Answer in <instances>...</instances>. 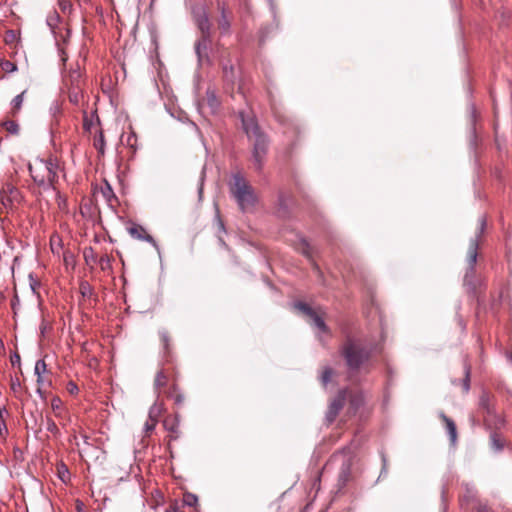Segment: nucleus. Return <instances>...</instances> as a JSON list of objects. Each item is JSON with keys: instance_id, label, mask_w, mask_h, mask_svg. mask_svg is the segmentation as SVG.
Returning <instances> with one entry per match:
<instances>
[{"instance_id": "4468645a", "label": "nucleus", "mask_w": 512, "mask_h": 512, "mask_svg": "<svg viewBox=\"0 0 512 512\" xmlns=\"http://www.w3.org/2000/svg\"><path fill=\"white\" fill-rule=\"evenodd\" d=\"M60 22V16L56 11L51 12L46 19V23L49 26V28L52 30L53 33H55V29L58 26V23Z\"/></svg>"}, {"instance_id": "680f3d73", "label": "nucleus", "mask_w": 512, "mask_h": 512, "mask_svg": "<svg viewBox=\"0 0 512 512\" xmlns=\"http://www.w3.org/2000/svg\"><path fill=\"white\" fill-rule=\"evenodd\" d=\"M37 393L40 394V395L42 394V391H41L40 387L37 389Z\"/></svg>"}, {"instance_id": "c85d7f7f", "label": "nucleus", "mask_w": 512, "mask_h": 512, "mask_svg": "<svg viewBox=\"0 0 512 512\" xmlns=\"http://www.w3.org/2000/svg\"><path fill=\"white\" fill-rule=\"evenodd\" d=\"M93 116H88V114L85 112L83 116V128L85 131H91L92 127L94 126Z\"/></svg>"}, {"instance_id": "ea45409f", "label": "nucleus", "mask_w": 512, "mask_h": 512, "mask_svg": "<svg viewBox=\"0 0 512 512\" xmlns=\"http://www.w3.org/2000/svg\"><path fill=\"white\" fill-rule=\"evenodd\" d=\"M204 179H205V167H203V169H202L200 183H199V187H198V193H199L200 200L202 199V194H203Z\"/></svg>"}, {"instance_id": "5fc2aeb1", "label": "nucleus", "mask_w": 512, "mask_h": 512, "mask_svg": "<svg viewBox=\"0 0 512 512\" xmlns=\"http://www.w3.org/2000/svg\"><path fill=\"white\" fill-rule=\"evenodd\" d=\"M381 458H382V463H383V467H382L381 473H383V472H386V470H387V459H386V456L383 453L381 454ZM381 475L382 474H380V476Z\"/></svg>"}, {"instance_id": "864d4df0", "label": "nucleus", "mask_w": 512, "mask_h": 512, "mask_svg": "<svg viewBox=\"0 0 512 512\" xmlns=\"http://www.w3.org/2000/svg\"><path fill=\"white\" fill-rule=\"evenodd\" d=\"M477 512H490V508L487 505L479 504L477 506Z\"/></svg>"}, {"instance_id": "e433bc0d", "label": "nucleus", "mask_w": 512, "mask_h": 512, "mask_svg": "<svg viewBox=\"0 0 512 512\" xmlns=\"http://www.w3.org/2000/svg\"><path fill=\"white\" fill-rule=\"evenodd\" d=\"M215 219H216V222H217L218 233H226V229H225L224 223H223L222 219L220 218V215H219L218 211L216 213Z\"/></svg>"}, {"instance_id": "2f4dec72", "label": "nucleus", "mask_w": 512, "mask_h": 512, "mask_svg": "<svg viewBox=\"0 0 512 512\" xmlns=\"http://www.w3.org/2000/svg\"><path fill=\"white\" fill-rule=\"evenodd\" d=\"M479 405L481 408L487 410L488 413L490 412L489 395L487 393H482V395L480 396Z\"/></svg>"}, {"instance_id": "49530a36", "label": "nucleus", "mask_w": 512, "mask_h": 512, "mask_svg": "<svg viewBox=\"0 0 512 512\" xmlns=\"http://www.w3.org/2000/svg\"><path fill=\"white\" fill-rule=\"evenodd\" d=\"M21 388V383L18 378L11 379V389L17 392Z\"/></svg>"}, {"instance_id": "f257e3e1", "label": "nucleus", "mask_w": 512, "mask_h": 512, "mask_svg": "<svg viewBox=\"0 0 512 512\" xmlns=\"http://www.w3.org/2000/svg\"><path fill=\"white\" fill-rule=\"evenodd\" d=\"M240 117L247 137L253 140L252 159L255 168L260 171L264 165L269 141L266 135L261 131L254 116H245V114L241 112Z\"/></svg>"}, {"instance_id": "39448f33", "label": "nucleus", "mask_w": 512, "mask_h": 512, "mask_svg": "<svg viewBox=\"0 0 512 512\" xmlns=\"http://www.w3.org/2000/svg\"><path fill=\"white\" fill-rule=\"evenodd\" d=\"M485 225H486V221L484 218H482L481 223H480V228H479L477 235L474 238H472L469 242V248H468V253H467L468 269H467V272L464 277V281L466 284L470 283V278H472L475 273V265H476L477 256H478L477 250H478V246H479V238L485 229Z\"/></svg>"}, {"instance_id": "e2e57ef3", "label": "nucleus", "mask_w": 512, "mask_h": 512, "mask_svg": "<svg viewBox=\"0 0 512 512\" xmlns=\"http://www.w3.org/2000/svg\"><path fill=\"white\" fill-rule=\"evenodd\" d=\"M166 512H170L169 510H167Z\"/></svg>"}, {"instance_id": "393cba45", "label": "nucleus", "mask_w": 512, "mask_h": 512, "mask_svg": "<svg viewBox=\"0 0 512 512\" xmlns=\"http://www.w3.org/2000/svg\"><path fill=\"white\" fill-rule=\"evenodd\" d=\"M45 427H46L47 431H49L50 433H52L54 435H57L59 433V429L51 417H48V416L46 417Z\"/></svg>"}, {"instance_id": "f3484780", "label": "nucleus", "mask_w": 512, "mask_h": 512, "mask_svg": "<svg viewBox=\"0 0 512 512\" xmlns=\"http://www.w3.org/2000/svg\"><path fill=\"white\" fill-rule=\"evenodd\" d=\"M491 445L495 451H501L504 447L503 439L497 434H491Z\"/></svg>"}, {"instance_id": "6ab92c4d", "label": "nucleus", "mask_w": 512, "mask_h": 512, "mask_svg": "<svg viewBox=\"0 0 512 512\" xmlns=\"http://www.w3.org/2000/svg\"><path fill=\"white\" fill-rule=\"evenodd\" d=\"M183 503L186 506L194 507L198 503V497L193 493L186 492L183 495Z\"/></svg>"}, {"instance_id": "423d86ee", "label": "nucleus", "mask_w": 512, "mask_h": 512, "mask_svg": "<svg viewBox=\"0 0 512 512\" xmlns=\"http://www.w3.org/2000/svg\"><path fill=\"white\" fill-rule=\"evenodd\" d=\"M293 306L299 312L309 317L311 325H313L322 332H328V327L325 324L323 318L320 315H318L317 312L314 309H312L308 304L298 301L295 302Z\"/></svg>"}, {"instance_id": "dca6fc26", "label": "nucleus", "mask_w": 512, "mask_h": 512, "mask_svg": "<svg viewBox=\"0 0 512 512\" xmlns=\"http://www.w3.org/2000/svg\"><path fill=\"white\" fill-rule=\"evenodd\" d=\"M333 374H334V371L331 367H325L323 369V372L320 376V381L323 386L326 387L330 383Z\"/></svg>"}, {"instance_id": "cd10ccee", "label": "nucleus", "mask_w": 512, "mask_h": 512, "mask_svg": "<svg viewBox=\"0 0 512 512\" xmlns=\"http://www.w3.org/2000/svg\"><path fill=\"white\" fill-rule=\"evenodd\" d=\"M464 370H465V378L463 380V389H464L465 392H468L469 389H470L471 367L468 364H465Z\"/></svg>"}, {"instance_id": "c03bdc74", "label": "nucleus", "mask_w": 512, "mask_h": 512, "mask_svg": "<svg viewBox=\"0 0 512 512\" xmlns=\"http://www.w3.org/2000/svg\"><path fill=\"white\" fill-rule=\"evenodd\" d=\"M61 405H62V402H61L60 398L54 397L51 400V407L54 412L58 411L61 408Z\"/></svg>"}, {"instance_id": "a18cd8bd", "label": "nucleus", "mask_w": 512, "mask_h": 512, "mask_svg": "<svg viewBox=\"0 0 512 512\" xmlns=\"http://www.w3.org/2000/svg\"><path fill=\"white\" fill-rule=\"evenodd\" d=\"M11 203H12V199H11V197H10V196H5V195H3V196L1 197V199H0V204H1L3 207H5V208H7L8 206H10V205H11Z\"/></svg>"}, {"instance_id": "58836bf2", "label": "nucleus", "mask_w": 512, "mask_h": 512, "mask_svg": "<svg viewBox=\"0 0 512 512\" xmlns=\"http://www.w3.org/2000/svg\"><path fill=\"white\" fill-rule=\"evenodd\" d=\"M103 196L107 199V201H111V198H115L114 193L109 185L106 188L102 189Z\"/></svg>"}, {"instance_id": "4d7b16f0", "label": "nucleus", "mask_w": 512, "mask_h": 512, "mask_svg": "<svg viewBox=\"0 0 512 512\" xmlns=\"http://www.w3.org/2000/svg\"><path fill=\"white\" fill-rule=\"evenodd\" d=\"M475 118H476V111H475V107L472 105L471 106V119H472L473 123L475 122Z\"/></svg>"}, {"instance_id": "bb28decb", "label": "nucleus", "mask_w": 512, "mask_h": 512, "mask_svg": "<svg viewBox=\"0 0 512 512\" xmlns=\"http://www.w3.org/2000/svg\"><path fill=\"white\" fill-rule=\"evenodd\" d=\"M46 372H47V365L45 363V360L44 359L38 360L36 362L35 368H34L35 375H43Z\"/></svg>"}, {"instance_id": "c9c22d12", "label": "nucleus", "mask_w": 512, "mask_h": 512, "mask_svg": "<svg viewBox=\"0 0 512 512\" xmlns=\"http://www.w3.org/2000/svg\"><path fill=\"white\" fill-rule=\"evenodd\" d=\"M29 285L34 293H36V289L40 286V282L33 276V274H29Z\"/></svg>"}, {"instance_id": "5701e85b", "label": "nucleus", "mask_w": 512, "mask_h": 512, "mask_svg": "<svg viewBox=\"0 0 512 512\" xmlns=\"http://www.w3.org/2000/svg\"><path fill=\"white\" fill-rule=\"evenodd\" d=\"M24 94H25V91L21 92L20 94L16 95L13 98L11 105L15 112H18L21 109L23 101H24Z\"/></svg>"}, {"instance_id": "6e6552de", "label": "nucleus", "mask_w": 512, "mask_h": 512, "mask_svg": "<svg viewBox=\"0 0 512 512\" xmlns=\"http://www.w3.org/2000/svg\"><path fill=\"white\" fill-rule=\"evenodd\" d=\"M345 403L344 392H340L330 403L327 418L329 421H333L339 411L343 408Z\"/></svg>"}, {"instance_id": "9d476101", "label": "nucleus", "mask_w": 512, "mask_h": 512, "mask_svg": "<svg viewBox=\"0 0 512 512\" xmlns=\"http://www.w3.org/2000/svg\"><path fill=\"white\" fill-rule=\"evenodd\" d=\"M439 417L445 423L449 439H450L451 443L454 445L457 440V430H456V425H455L454 421L452 419H450L449 417H447L442 412L439 414Z\"/></svg>"}, {"instance_id": "79ce46f5", "label": "nucleus", "mask_w": 512, "mask_h": 512, "mask_svg": "<svg viewBox=\"0 0 512 512\" xmlns=\"http://www.w3.org/2000/svg\"><path fill=\"white\" fill-rule=\"evenodd\" d=\"M79 97H80L79 91H76V90L70 91V93H69L70 102H72L74 104H78Z\"/></svg>"}, {"instance_id": "de8ad7c7", "label": "nucleus", "mask_w": 512, "mask_h": 512, "mask_svg": "<svg viewBox=\"0 0 512 512\" xmlns=\"http://www.w3.org/2000/svg\"><path fill=\"white\" fill-rule=\"evenodd\" d=\"M160 337H161V340H162V342H163V344H164L165 348H167V347H168V344H169V336H168L167 331H164V330H163V331H161V332H160Z\"/></svg>"}, {"instance_id": "f8f14e48", "label": "nucleus", "mask_w": 512, "mask_h": 512, "mask_svg": "<svg viewBox=\"0 0 512 512\" xmlns=\"http://www.w3.org/2000/svg\"><path fill=\"white\" fill-rule=\"evenodd\" d=\"M94 147L99 154L104 155L105 153V139L102 130H99L94 137Z\"/></svg>"}, {"instance_id": "bf43d9fd", "label": "nucleus", "mask_w": 512, "mask_h": 512, "mask_svg": "<svg viewBox=\"0 0 512 512\" xmlns=\"http://www.w3.org/2000/svg\"><path fill=\"white\" fill-rule=\"evenodd\" d=\"M36 376H37V384L39 386L43 385V383H44L43 375H36Z\"/></svg>"}, {"instance_id": "72a5a7b5", "label": "nucleus", "mask_w": 512, "mask_h": 512, "mask_svg": "<svg viewBox=\"0 0 512 512\" xmlns=\"http://www.w3.org/2000/svg\"><path fill=\"white\" fill-rule=\"evenodd\" d=\"M156 424L157 422L153 421V420H150L148 419L146 422H145V425H144V431L146 434H149L151 433L155 427H156Z\"/></svg>"}, {"instance_id": "4c0bfd02", "label": "nucleus", "mask_w": 512, "mask_h": 512, "mask_svg": "<svg viewBox=\"0 0 512 512\" xmlns=\"http://www.w3.org/2000/svg\"><path fill=\"white\" fill-rule=\"evenodd\" d=\"M301 244H302V254L305 255L306 257L310 258L311 257L310 245L308 244V242L306 240H303L301 242Z\"/></svg>"}, {"instance_id": "aec40b11", "label": "nucleus", "mask_w": 512, "mask_h": 512, "mask_svg": "<svg viewBox=\"0 0 512 512\" xmlns=\"http://www.w3.org/2000/svg\"><path fill=\"white\" fill-rule=\"evenodd\" d=\"M169 397L173 398L174 402L177 405H180L184 402V395L178 391L177 386H173L171 391L169 392Z\"/></svg>"}, {"instance_id": "4be33fe9", "label": "nucleus", "mask_w": 512, "mask_h": 512, "mask_svg": "<svg viewBox=\"0 0 512 512\" xmlns=\"http://www.w3.org/2000/svg\"><path fill=\"white\" fill-rule=\"evenodd\" d=\"M166 384H167V376L165 375V373L162 370H160L156 374V377H155V382H154L155 388L158 390L159 388L164 387Z\"/></svg>"}, {"instance_id": "a878e982", "label": "nucleus", "mask_w": 512, "mask_h": 512, "mask_svg": "<svg viewBox=\"0 0 512 512\" xmlns=\"http://www.w3.org/2000/svg\"><path fill=\"white\" fill-rule=\"evenodd\" d=\"M125 143L134 151L137 149V135L135 134V132L132 131L127 135Z\"/></svg>"}, {"instance_id": "f704fd0d", "label": "nucleus", "mask_w": 512, "mask_h": 512, "mask_svg": "<svg viewBox=\"0 0 512 512\" xmlns=\"http://www.w3.org/2000/svg\"><path fill=\"white\" fill-rule=\"evenodd\" d=\"M165 427L168 431H171L173 433H178V427H179V419H178V416L176 415L175 417V423H173L171 426L168 425V422L165 421Z\"/></svg>"}, {"instance_id": "f03ea898", "label": "nucleus", "mask_w": 512, "mask_h": 512, "mask_svg": "<svg viewBox=\"0 0 512 512\" xmlns=\"http://www.w3.org/2000/svg\"><path fill=\"white\" fill-rule=\"evenodd\" d=\"M58 169L57 159L52 156L47 159L36 158L28 165V170L33 181L44 189H55V183L58 179Z\"/></svg>"}, {"instance_id": "37998d69", "label": "nucleus", "mask_w": 512, "mask_h": 512, "mask_svg": "<svg viewBox=\"0 0 512 512\" xmlns=\"http://www.w3.org/2000/svg\"><path fill=\"white\" fill-rule=\"evenodd\" d=\"M80 290H81L82 295L86 296V295L90 294L91 287L88 282H82L80 284Z\"/></svg>"}, {"instance_id": "7c9ffc66", "label": "nucleus", "mask_w": 512, "mask_h": 512, "mask_svg": "<svg viewBox=\"0 0 512 512\" xmlns=\"http://www.w3.org/2000/svg\"><path fill=\"white\" fill-rule=\"evenodd\" d=\"M59 7L65 14H70L72 11V4L68 0H59Z\"/></svg>"}, {"instance_id": "8fccbe9b", "label": "nucleus", "mask_w": 512, "mask_h": 512, "mask_svg": "<svg viewBox=\"0 0 512 512\" xmlns=\"http://www.w3.org/2000/svg\"><path fill=\"white\" fill-rule=\"evenodd\" d=\"M3 68H4L5 70H7V71H11V72H12V71H15V70L17 69L16 65H15L14 63L10 62V61H6V62L4 63Z\"/></svg>"}, {"instance_id": "1a4fd4ad", "label": "nucleus", "mask_w": 512, "mask_h": 512, "mask_svg": "<svg viewBox=\"0 0 512 512\" xmlns=\"http://www.w3.org/2000/svg\"><path fill=\"white\" fill-rule=\"evenodd\" d=\"M199 27L204 35L203 37V40L199 41L196 46H195V50H196V53L198 55L199 58H201V49L204 48L206 49L207 48V36H208V32H209V21H208V18L207 17H204V19H202L199 23Z\"/></svg>"}, {"instance_id": "6e6d98bb", "label": "nucleus", "mask_w": 512, "mask_h": 512, "mask_svg": "<svg viewBox=\"0 0 512 512\" xmlns=\"http://www.w3.org/2000/svg\"><path fill=\"white\" fill-rule=\"evenodd\" d=\"M47 327H48L47 322L43 320L41 325H40V332H41L42 335L45 334Z\"/></svg>"}, {"instance_id": "20e7f679", "label": "nucleus", "mask_w": 512, "mask_h": 512, "mask_svg": "<svg viewBox=\"0 0 512 512\" xmlns=\"http://www.w3.org/2000/svg\"><path fill=\"white\" fill-rule=\"evenodd\" d=\"M232 180L230 191L239 208L243 212L251 211L257 200L253 188L240 173L234 174Z\"/></svg>"}, {"instance_id": "603ef678", "label": "nucleus", "mask_w": 512, "mask_h": 512, "mask_svg": "<svg viewBox=\"0 0 512 512\" xmlns=\"http://www.w3.org/2000/svg\"><path fill=\"white\" fill-rule=\"evenodd\" d=\"M11 363L12 365H20V356L18 354H14L11 357Z\"/></svg>"}, {"instance_id": "a19ab883", "label": "nucleus", "mask_w": 512, "mask_h": 512, "mask_svg": "<svg viewBox=\"0 0 512 512\" xmlns=\"http://www.w3.org/2000/svg\"><path fill=\"white\" fill-rule=\"evenodd\" d=\"M80 77H81V73L79 70H74L69 74V78H70L72 85H75Z\"/></svg>"}, {"instance_id": "2eb2a0df", "label": "nucleus", "mask_w": 512, "mask_h": 512, "mask_svg": "<svg viewBox=\"0 0 512 512\" xmlns=\"http://www.w3.org/2000/svg\"><path fill=\"white\" fill-rule=\"evenodd\" d=\"M1 126L5 128V130L12 134L17 135L19 133V125L17 122L13 120H6L1 123Z\"/></svg>"}, {"instance_id": "0eeeda50", "label": "nucleus", "mask_w": 512, "mask_h": 512, "mask_svg": "<svg viewBox=\"0 0 512 512\" xmlns=\"http://www.w3.org/2000/svg\"><path fill=\"white\" fill-rule=\"evenodd\" d=\"M128 233L134 239L145 241L150 243L157 251H159V246L155 239L146 231V229L139 224H132L127 228Z\"/></svg>"}, {"instance_id": "052dcab7", "label": "nucleus", "mask_w": 512, "mask_h": 512, "mask_svg": "<svg viewBox=\"0 0 512 512\" xmlns=\"http://www.w3.org/2000/svg\"><path fill=\"white\" fill-rule=\"evenodd\" d=\"M4 414H7L6 409H2V408L0 407V418H1V419H3V415H4Z\"/></svg>"}, {"instance_id": "473e14b6", "label": "nucleus", "mask_w": 512, "mask_h": 512, "mask_svg": "<svg viewBox=\"0 0 512 512\" xmlns=\"http://www.w3.org/2000/svg\"><path fill=\"white\" fill-rule=\"evenodd\" d=\"M224 70V77L227 81H230V82H233L234 81V69L233 67L231 66L230 68H228L227 66H225L223 68Z\"/></svg>"}, {"instance_id": "c756f323", "label": "nucleus", "mask_w": 512, "mask_h": 512, "mask_svg": "<svg viewBox=\"0 0 512 512\" xmlns=\"http://www.w3.org/2000/svg\"><path fill=\"white\" fill-rule=\"evenodd\" d=\"M84 259L87 264L95 263L97 261V257L92 248L85 249L84 251Z\"/></svg>"}, {"instance_id": "13d9d810", "label": "nucleus", "mask_w": 512, "mask_h": 512, "mask_svg": "<svg viewBox=\"0 0 512 512\" xmlns=\"http://www.w3.org/2000/svg\"><path fill=\"white\" fill-rule=\"evenodd\" d=\"M218 241H219V244L223 247V248H227V245L225 243V241L223 240L222 236L221 235H218Z\"/></svg>"}, {"instance_id": "412c9836", "label": "nucleus", "mask_w": 512, "mask_h": 512, "mask_svg": "<svg viewBox=\"0 0 512 512\" xmlns=\"http://www.w3.org/2000/svg\"><path fill=\"white\" fill-rule=\"evenodd\" d=\"M111 257L107 254L103 255L100 257V259L98 260V264L101 268V270L103 271H107V270H110L112 268V265H111Z\"/></svg>"}, {"instance_id": "3c124183", "label": "nucleus", "mask_w": 512, "mask_h": 512, "mask_svg": "<svg viewBox=\"0 0 512 512\" xmlns=\"http://www.w3.org/2000/svg\"><path fill=\"white\" fill-rule=\"evenodd\" d=\"M67 389L71 394H75L78 392V387L74 382H69Z\"/></svg>"}, {"instance_id": "a211bd4d", "label": "nucleus", "mask_w": 512, "mask_h": 512, "mask_svg": "<svg viewBox=\"0 0 512 512\" xmlns=\"http://www.w3.org/2000/svg\"><path fill=\"white\" fill-rule=\"evenodd\" d=\"M219 29L222 31V33H227L230 29V22L225 15L224 9L222 10L221 17L218 21Z\"/></svg>"}, {"instance_id": "7ed1b4c3", "label": "nucleus", "mask_w": 512, "mask_h": 512, "mask_svg": "<svg viewBox=\"0 0 512 512\" xmlns=\"http://www.w3.org/2000/svg\"><path fill=\"white\" fill-rule=\"evenodd\" d=\"M340 354L344 358L350 372H356L368 361L371 351L358 339L347 337L340 348Z\"/></svg>"}, {"instance_id": "ddd939ff", "label": "nucleus", "mask_w": 512, "mask_h": 512, "mask_svg": "<svg viewBox=\"0 0 512 512\" xmlns=\"http://www.w3.org/2000/svg\"><path fill=\"white\" fill-rule=\"evenodd\" d=\"M163 411L161 403L155 402L149 409L148 419L158 422V419Z\"/></svg>"}, {"instance_id": "9b49d317", "label": "nucleus", "mask_w": 512, "mask_h": 512, "mask_svg": "<svg viewBox=\"0 0 512 512\" xmlns=\"http://www.w3.org/2000/svg\"><path fill=\"white\" fill-rule=\"evenodd\" d=\"M206 99L208 106L210 107L211 111L214 113L217 111V109L220 106V101L218 100L215 92L211 89H208L206 91Z\"/></svg>"}, {"instance_id": "b1692460", "label": "nucleus", "mask_w": 512, "mask_h": 512, "mask_svg": "<svg viewBox=\"0 0 512 512\" xmlns=\"http://www.w3.org/2000/svg\"><path fill=\"white\" fill-rule=\"evenodd\" d=\"M476 498V490L473 486L466 485V492L462 498V500L466 503L474 501Z\"/></svg>"}, {"instance_id": "09e8293b", "label": "nucleus", "mask_w": 512, "mask_h": 512, "mask_svg": "<svg viewBox=\"0 0 512 512\" xmlns=\"http://www.w3.org/2000/svg\"><path fill=\"white\" fill-rule=\"evenodd\" d=\"M16 38V34L13 30H8L7 33H6V38H5V41L6 43H11L12 41H14Z\"/></svg>"}]
</instances>
